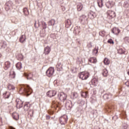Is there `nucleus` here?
<instances>
[{
	"instance_id": "obj_54",
	"label": "nucleus",
	"mask_w": 129,
	"mask_h": 129,
	"mask_svg": "<svg viewBox=\"0 0 129 129\" xmlns=\"http://www.w3.org/2000/svg\"><path fill=\"white\" fill-rule=\"evenodd\" d=\"M1 57H2V54L1 53H0V58H1Z\"/></svg>"
},
{
	"instance_id": "obj_17",
	"label": "nucleus",
	"mask_w": 129,
	"mask_h": 129,
	"mask_svg": "<svg viewBox=\"0 0 129 129\" xmlns=\"http://www.w3.org/2000/svg\"><path fill=\"white\" fill-rule=\"evenodd\" d=\"M106 109L108 112H111L113 109H114V105H109L106 106Z\"/></svg>"
},
{
	"instance_id": "obj_45",
	"label": "nucleus",
	"mask_w": 129,
	"mask_h": 129,
	"mask_svg": "<svg viewBox=\"0 0 129 129\" xmlns=\"http://www.w3.org/2000/svg\"><path fill=\"white\" fill-rule=\"evenodd\" d=\"M103 98H104L105 99V98L106 99H108V98H109V97H108V95H107V94H105V95H104V96H103Z\"/></svg>"
},
{
	"instance_id": "obj_36",
	"label": "nucleus",
	"mask_w": 129,
	"mask_h": 129,
	"mask_svg": "<svg viewBox=\"0 0 129 129\" xmlns=\"http://www.w3.org/2000/svg\"><path fill=\"white\" fill-rule=\"evenodd\" d=\"M100 36H101L102 37H104L105 35H106V32L104 30H102L100 31L99 32Z\"/></svg>"
},
{
	"instance_id": "obj_10",
	"label": "nucleus",
	"mask_w": 129,
	"mask_h": 129,
	"mask_svg": "<svg viewBox=\"0 0 129 129\" xmlns=\"http://www.w3.org/2000/svg\"><path fill=\"white\" fill-rule=\"evenodd\" d=\"M52 108H54L55 110H57V112L59 111V106H58V102L54 101L52 102V105H51Z\"/></svg>"
},
{
	"instance_id": "obj_9",
	"label": "nucleus",
	"mask_w": 129,
	"mask_h": 129,
	"mask_svg": "<svg viewBox=\"0 0 129 129\" xmlns=\"http://www.w3.org/2000/svg\"><path fill=\"white\" fill-rule=\"evenodd\" d=\"M12 7L13 2H12V1H9L6 4L5 10H6V11H10V10L12 9Z\"/></svg>"
},
{
	"instance_id": "obj_43",
	"label": "nucleus",
	"mask_w": 129,
	"mask_h": 129,
	"mask_svg": "<svg viewBox=\"0 0 129 129\" xmlns=\"http://www.w3.org/2000/svg\"><path fill=\"white\" fill-rule=\"evenodd\" d=\"M85 19H86V16L83 15L80 17V21H81V22H83L84 21H85Z\"/></svg>"
},
{
	"instance_id": "obj_52",
	"label": "nucleus",
	"mask_w": 129,
	"mask_h": 129,
	"mask_svg": "<svg viewBox=\"0 0 129 129\" xmlns=\"http://www.w3.org/2000/svg\"><path fill=\"white\" fill-rule=\"evenodd\" d=\"M127 29L128 31H129V25L127 27Z\"/></svg>"
},
{
	"instance_id": "obj_40",
	"label": "nucleus",
	"mask_w": 129,
	"mask_h": 129,
	"mask_svg": "<svg viewBox=\"0 0 129 129\" xmlns=\"http://www.w3.org/2000/svg\"><path fill=\"white\" fill-rule=\"evenodd\" d=\"M23 13L25 16L29 15V10H28V9L24 8L23 9Z\"/></svg>"
},
{
	"instance_id": "obj_33",
	"label": "nucleus",
	"mask_w": 129,
	"mask_h": 129,
	"mask_svg": "<svg viewBox=\"0 0 129 129\" xmlns=\"http://www.w3.org/2000/svg\"><path fill=\"white\" fill-rule=\"evenodd\" d=\"M55 20L51 19L48 22V26H54L55 25Z\"/></svg>"
},
{
	"instance_id": "obj_1",
	"label": "nucleus",
	"mask_w": 129,
	"mask_h": 129,
	"mask_svg": "<svg viewBox=\"0 0 129 129\" xmlns=\"http://www.w3.org/2000/svg\"><path fill=\"white\" fill-rule=\"evenodd\" d=\"M33 90L29 85H22L21 86L19 90L20 94H26L27 96H29L30 94H32Z\"/></svg>"
},
{
	"instance_id": "obj_26",
	"label": "nucleus",
	"mask_w": 129,
	"mask_h": 129,
	"mask_svg": "<svg viewBox=\"0 0 129 129\" xmlns=\"http://www.w3.org/2000/svg\"><path fill=\"white\" fill-rule=\"evenodd\" d=\"M71 25H72L71 20H70L69 19H67L66 21V28H69V27H70V26H71Z\"/></svg>"
},
{
	"instance_id": "obj_38",
	"label": "nucleus",
	"mask_w": 129,
	"mask_h": 129,
	"mask_svg": "<svg viewBox=\"0 0 129 129\" xmlns=\"http://www.w3.org/2000/svg\"><path fill=\"white\" fill-rule=\"evenodd\" d=\"M16 68L18 69V70H20V69H22V63L18 62L16 65Z\"/></svg>"
},
{
	"instance_id": "obj_15",
	"label": "nucleus",
	"mask_w": 129,
	"mask_h": 129,
	"mask_svg": "<svg viewBox=\"0 0 129 129\" xmlns=\"http://www.w3.org/2000/svg\"><path fill=\"white\" fill-rule=\"evenodd\" d=\"M88 16L90 19H91V20H93V19H95V18H96V13H95L93 11H90L89 12Z\"/></svg>"
},
{
	"instance_id": "obj_4",
	"label": "nucleus",
	"mask_w": 129,
	"mask_h": 129,
	"mask_svg": "<svg viewBox=\"0 0 129 129\" xmlns=\"http://www.w3.org/2000/svg\"><path fill=\"white\" fill-rule=\"evenodd\" d=\"M57 97L59 100L64 102L67 98V95L63 92H60L58 94Z\"/></svg>"
},
{
	"instance_id": "obj_28",
	"label": "nucleus",
	"mask_w": 129,
	"mask_h": 129,
	"mask_svg": "<svg viewBox=\"0 0 129 129\" xmlns=\"http://www.w3.org/2000/svg\"><path fill=\"white\" fill-rule=\"evenodd\" d=\"M11 96V92H6L5 93L3 94V97L4 98H9Z\"/></svg>"
},
{
	"instance_id": "obj_19",
	"label": "nucleus",
	"mask_w": 129,
	"mask_h": 129,
	"mask_svg": "<svg viewBox=\"0 0 129 129\" xmlns=\"http://www.w3.org/2000/svg\"><path fill=\"white\" fill-rule=\"evenodd\" d=\"M12 116L13 118L15 119V120H19V119L20 118V115L17 112H14L12 114Z\"/></svg>"
},
{
	"instance_id": "obj_14",
	"label": "nucleus",
	"mask_w": 129,
	"mask_h": 129,
	"mask_svg": "<svg viewBox=\"0 0 129 129\" xmlns=\"http://www.w3.org/2000/svg\"><path fill=\"white\" fill-rule=\"evenodd\" d=\"M111 32L114 35H118V34L120 33V30L118 28L114 27L111 30Z\"/></svg>"
},
{
	"instance_id": "obj_50",
	"label": "nucleus",
	"mask_w": 129,
	"mask_h": 129,
	"mask_svg": "<svg viewBox=\"0 0 129 129\" xmlns=\"http://www.w3.org/2000/svg\"><path fill=\"white\" fill-rule=\"evenodd\" d=\"M126 86H127V87H129V81H127L125 83Z\"/></svg>"
},
{
	"instance_id": "obj_20",
	"label": "nucleus",
	"mask_w": 129,
	"mask_h": 129,
	"mask_svg": "<svg viewBox=\"0 0 129 129\" xmlns=\"http://www.w3.org/2000/svg\"><path fill=\"white\" fill-rule=\"evenodd\" d=\"M92 84L94 86H96L98 84V79L97 78H94L92 80Z\"/></svg>"
},
{
	"instance_id": "obj_49",
	"label": "nucleus",
	"mask_w": 129,
	"mask_h": 129,
	"mask_svg": "<svg viewBox=\"0 0 129 129\" xmlns=\"http://www.w3.org/2000/svg\"><path fill=\"white\" fill-rule=\"evenodd\" d=\"M19 56H20V57H19V59H20V60H23V55L20 54Z\"/></svg>"
},
{
	"instance_id": "obj_25",
	"label": "nucleus",
	"mask_w": 129,
	"mask_h": 129,
	"mask_svg": "<svg viewBox=\"0 0 129 129\" xmlns=\"http://www.w3.org/2000/svg\"><path fill=\"white\" fill-rule=\"evenodd\" d=\"M118 53L119 54H123L124 55H126V54H127V51H126L125 50L122 48H120L118 50Z\"/></svg>"
},
{
	"instance_id": "obj_41",
	"label": "nucleus",
	"mask_w": 129,
	"mask_h": 129,
	"mask_svg": "<svg viewBox=\"0 0 129 129\" xmlns=\"http://www.w3.org/2000/svg\"><path fill=\"white\" fill-rule=\"evenodd\" d=\"M108 73V72H107V69L103 70V73H102L103 76H105V77L107 76Z\"/></svg>"
},
{
	"instance_id": "obj_22",
	"label": "nucleus",
	"mask_w": 129,
	"mask_h": 129,
	"mask_svg": "<svg viewBox=\"0 0 129 129\" xmlns=\"http://www.w3.org/2000/svg\"><path fill=\"white\" fill-rule=\"evenodd\" d=\"M10 67H11V62L9 61L5 62L4 67V69L5 70H8V69L10 68Z\"/></svg>"
},
{
	"instance_id": "obj_31",
	"label": "nucleus",
	"mask_w": 129,
	"mask_h": 129,
	"mask_svg": "<svg viewBox=\"0 0 129 129\" xmlns=\"http://www.w3.org/2000/svg\"><path fill=\"white\" fill-rule=\"evenodd\" d=\"M15 77H16V74L15 73V72L11 71L10 72V78L14 79Z\"/></svg>"
},
{
	"instance_id": "obj_48",
	"label": "nucleus",
	"mask_w": 129,
	"mask_h": 129,
	"mask_svg": "<svg viewBox=\"0 0 129 129\" xmlns=\"http://www.w3.org/2000/svg\"><path fill=\"white\" fill-rule=\"evenodd\" d=\"M48 113H49V114H53L54 112H53V111L49 110L48 111Z\"/></svg>"
},
{
	"instance_id": "obj_23",
	"label": "nucleus",
	"mask_w": 129,
	"mask_h": 129,
	"mask_svg": "<svg viewBox=\"0 0 129 129\" xmlns=\"http://www.w3.org/2000/svg\"><path fill=\"white\" fill-rule=\"evenodd\" d=\"M26 35H22L21 36H20V38H19V41L20 42V43H25V42H26Z\"/></svg>"
},
{
	"instance_id": "obj_42",
	"label": "nucleus",
	"mask_w": 129,
	"mask_h": 129,
	"mask_svg": "<svg viewBox=\"0 0 129 129\" xmlns=\"http://www.w3.org/2000/svg\"><path fill=\"white\" fill-rule=\"evenodd\" d=\"M24 108L25 110H28L30 108V104L28 103L24 105Z\"/></svg>"
},
{
	"instance_id": "obj_18",
	"label": "nucleus",
	"mask_w": 129,
	"mask_h": 129,
	"mask_svg": "<svg viewBox=\"0 0 129 129\" xmlns=\"http://www.w3.org/2000/svg\"><path fill=\"white\" fill-rule=\"evenodd\" d=\"M63 64L61 62H58L56 64V68L57 71H62L63 69Z\"/></svg>"
},
{
	"instance_id": "obj_35",
	"label": "nucleus",
	"mask_w": 129,
	"mask_h": 129,
	"mask_svg": "<svg viewBox=\"0 0 129 129\" xmlns=\"http://www.w3.org/2000/svg\"><path fill=\"white\" fill-rule=\"evenodd\" d=\"M41 24H42V29L43 30H45V29L47 28V24H46V22L44 21H42Z\"/></svg>"
},
{
	"instance_id": "obj_27",
	"label": "nucleus",
	"mask_w": 129,
	"mask_h": 129,
	"mask_svg": "<svg viewBox=\"0 0 129 129\" xmlns=\"http://www.w3.org/2000/svg\"><path fill=\"white\" fill-rule=\"evenodd\" d=\"M25 76L27 77V79H31V78H33V73H30L29 72L28 74H25Z\"/></svg>"
},
{
	"instance_id": "obj_55",
	"label": "nucleus",
	"mask_w": 129,
	"mask_h": 129,
	"mask_svg": "<svg viewBox=\"0 0 129 129\" xmlns=\"http://www.w3.org/2000/svg\"><path fill=\"white\" fill-rule=\"evenodd\" d=\"M32 114L34 113V111H32Z\"/></svg>"
},
{
	"instance_id": "obj_47",
	"label": "nucleus",
	"mask_w": 129,
	"mask_h": 129,
	"mask_svg": "<svg viewBox=\"0 0 129 129\" xmlns=\"http://www.w3.org/2000/svg\"><path fill=\"white\" fill-rule=\"evenodd\" d=\"M126 15L127 18H129V10L126 11Z\"/></svg>"
},
{
	"instance_id": "obj_46",
	"label": "nucleus",
	"mask_w": 129,
	"mask_h": 129,
	"mask_svg": "<svg viewBox=\"0 0 129 129\" xmlns=\"http://www.w3.org/2000/svg\"><path fill=\"white\" fill-rule=\"evenodd\" d=\"M124 40H125V42H127L128 43L129 42V37H125Z\"/></svg>"
},
{
	"instance_id": "obj_5",
	"label": "nucleus",
	"mask_w": 129,
	"mask_h": 129,
	"mask_svg": "<svg viewBox=\"0 0 129 129\" xmlns=\"http://www.w3.org/2000/svg\"><path fill=\"white\" fill-rule=\"evenodd\" d=\"M55 72V70L52 67H50L46 71V75L48 77H51L53 76V74H54V72Z\"/></svg>"
},
{
	"instance_id": "obj_37",
	"label": "nucleus",
	"mask_w": 129,
	"mask_h": 129,
	"mask_svg": "<svg viewBox=\"0 0 129 129\" xmlns=\"http://www.w3.org/2000/svg\"><path fill=\"white\" fill-rule=\"evenodd\" d=\"M97 53H98V47H96L93 49V55H96V54H97Z\"/></svg>"
},
{
	"instance_id": "obj_13",
	"label": "nucleus",
	"mask_w": 129,
	"mask_h": 129,
	"mask_svg": "<svg viewBox=\"0 0 129 129\" xmlns=\"http://www.w3.org/2000/svg\"><path fill=\"white\" fill-rule=\"evenodd\" d=\"M46 94L49 97H53V96H55L57 94V92L56 91H49Z\"/></svg>"
},
{
	"instance_id": "obj_24",
	"label": "nucleus",
	"mask_w": 129,
	"mask_h": 129,
	"mask_svg": "<svg viewBox=\"0 0 129 129\" xmlns=\"http://www.w3.org/2000/svg\"><path fill=\"white\" fill-rule=\"evenodd\" d=\"M97 4L99 8H102L103 7V0H97Z\"/></svg>"
},
{
	"instance_id": "obj_53",
	"label": "nucleus",
	"mask_w": 129,
	"mask_h": 129,
	"mask_svg": "<svg viewBox=\"0 0 129 129\" xmlns=\"http://www.w3.org/2000/svg\"><path fill=\"white\" fill-rule=\"evenodd\" d=\"M36 22H35V24H34L35 27H36Z\"/></svg>"
},
{
	"instance_id": "obj_11",
	"label": "nucleus",
	"mask_w": 129,
	"mask_h": 129,
	"mask_svg": "<svg viewBox=\"0 0 129 129\" xmlns=\"http://www.w3.org/2000/svg\"><path fill=\"white\" fill-rule=\"evenodd\" d=\"M66 108L68 110L71 109L72 108V103H71V101L68 100H67L65 104Z\"/></svg>"
},
{
	"instance_id": "obj_30",
	"label": "nucleus",
	"mask_w": 129,
	"mask_h": 129,
	"mask_svg": "<svg viewBox=\"0 0 129 129\" xmlns=\"http://www.w3.org/2000/svg\"><path fill=\"white\" fill-rule=\"evenodd\" d=\"M81 96L84 98L88 97V92H82Z\"/></svg>"
},
{
	"instance_id": "obj_39",
	"label": "nucleus",
	"mask_w": 129,
	"mask_h": 129,
	"mask_svg": "<svg viewBox=\"0 0 129 129\" xmlns=\"http://www.w3.org/2000/svg\"><path fill=\"white\" fill-rule=\"evenodd\" d=\"M73 98H77L78 97V93L77 92H73L72 93Z\"/></svg>"
},
{
	"instance_id": "obj_16",
	"label": "nucleus",
	"mask_w": 129,
	"mask_h": 129,
	"mask_svg": "<svg viewBox=\"0 0 129 129\" xmlns=\"http://www.w3.org/2000/svg\"><path fill=\"white\" fill-rule=\"evenodd\" d=\"M7 89L10 90V91H14V90L16 89V87L12 84H8L7 85Z\"/></svg>"
},
{
	"instance_id": "obj_2",
	"label": "nucleus",
	"mask_w": 129,
	"mask_h": 129,
	"mask_svg": "<svg viewBox=\"0 0 129 129\" xmlns=\"http://www.w3.org/2000/svg\"><path fill=\"white\" fill-rule=\"evenodd\" d=\"M79 77L82 80H86L89 77V73L87 72H82L79 74Z\"/></svg>"
},
{
	"instance_id": "obj_12",
	"label": "nucleus",
	"mask_w": 129,
	"mask_h": 129,
	"mask_svg": "<svg viewBox=\"0 0 129 129\" xmlns=\"http://www.w3.org/2000/svg\"><path fill=\"white\" fill-rule=\"evenodd\" d=\"M50 52H51V47L49 46H47L44 49L43 54L44 55H49L50 54Z\"/></svg>"
},
{
	"instance_id": "obj_44",
	"label": "nucleus",
	"mask_w": 129,
	"mask_h": 129,
	"mask_svg": "<svg viewBox=\"0 0 129 129\" xmlns=\"http://www.w3.org/2000/svg\"><path fill=\"white\" fill-rule=\"evenodd\" d=\"M107 43L109 44H114V42H113V40L112 39H110L107 41Z\"/></svg>"
},
{
	"instance_id": "obj_3",
	"label": "nucleus",
	"mask_w": 129,
	"mask_h": 129,
	"mask_svg": "<svg viewBox=\"0 0 129 129\" xmlns=\"http://www.w3.org/2000/svg\"><path fill=\"white\" fill-rule=\"evenodd\" d=\"M107 18L111 20V19H113V18H115V12L112 10H108L106 12Z\"/></svg>"
},
{
	"instance_id": "obj_32",
	"label": "nucleus",
	"mask_w": 129,
	"mask_h": 129,
	"mask_svg": "<svg viewBox=\"0 0 129 129\" xmlns=\"http://www.w3.org/2000/svg\"><path fill=\"white\" fill-rule=\"evenodd\" d=\"M110 63V60H109L107 58H105L104 60V64H105V65H109Z\"/></svg>"
},
{
	"instance_id": "obj_8",
	"label": "nucleus",
	"mask_w": 129,
	"mask_h": 129,
	"mask_svg": "<svg viewBox=\"0 0 129 129\" xmlns=\"http://www.w3.org/2000/svg\"><path fill=\"white\" fill-rule=\"evenodd\" d=\"M67 120V115H63L59 118V122L61 124H66Z\"/></svg>"
},
{
	"instance_id": "obj_7",
	"label": "nucleus",
	"mask_w": 129,
	"mask_h": 129,
	"mask_svg": "<svg viewBox=\"0 0 129 129\" xmlns=\"http://www.w3.org/2000/svg\"><path fill=\"white\" fill-rule=\"evenodd\" d=\"M16 107L17 108H21V107H23V105L24 104V102L22 100L20 99L19 98L16 99Z\"/></svg>"
},
{
	"instance_id": "obj_34",
	"label": "nucleus",
	"mask_w": 129,
	"mask_h": 129,
	"mask_svg": "<svg viewBox=\"0 0 129 129\" xmlns=\"http://www.w3.org/2000/svg\"><path fill=\"white\" fill-rule=\"evenodd\" d=\"M0 45L2 48H6V47H7L6 41H2L0 43Z\"/></svg>"
},
{
	"instance_id": "obj_21",
	"label": "nucleus",
	"mask_w": 129,
	"mask_h": 129,
	"mask_svg": "<svg viewBox=\"0 0 129 129\" xmlns=\"http://www.w3.org/2000/svg\"><path fill=\"white\" fill-rule=\"evenodd\" d=\"M77 9L78 12H80L81 11H82V9H83V5H82V3H78L77 5Z\"/></svg>"
},
{
	"instance_id": "obj_51",
	"label": "nucleus",
	"mask_w": 129,
	"mask_h": 129,
	"mask_svg": "<svg viewBox=\"0 0 129 129\" xmlns=\"http://www.w3.org/2000/svg\"><path fill=\"white\" fill-rule=\"evenodd\" d=\"M46 119H50V115H47L46 116Z\"/></svg>"
},
{
	"instance_id": "obj_6",
	"label": "nucleus",
	"mask_w": 129,
	"mask_h": 129,
	"mask_svg": "<svg viewBox=\"0 0 129 129\" xmlns=\"http://www.w3.org/2000/svg\"><path fill=\"white\" fill-rule=\"evenodd\" d=\"M105 5L107 9H111V8H113V7H114V5H115V2H114L113 0H110L107 2Z\"/></svg>"
},
{
	"instance_id": "obj_29",
	"label": "nucleus",
	"mask_w": 129,
	"mask_h": 129,
	"mask_svg": "<svg viewBox=\"0 0 129 129\" xmlns=\"http://www.w3.org/2000/svg\"><path fill=\"white\" fill-rule=\"evenodd\" d=\"M89 61L91 63H96L97 59H96V57H91L89 59Z\"/></svg>"
}]
</instances>
